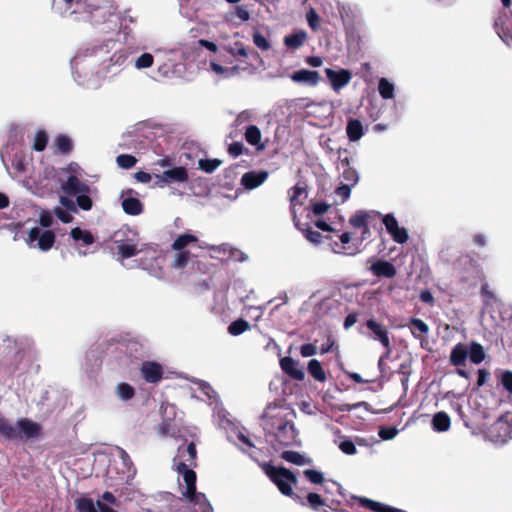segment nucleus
Masks as SVG:
<instances>
[{
  "mask_svg": "<svg viewBox=\"0 0 512 512\" xmlns=\"http://www.w3.org/2000/svg\"><path fill=\"white\" fill-rule=\"evenodd\" d=\"M125 42L126 47H119L116 40L107 39L79 48L70 61L74 80L80 85L97 87L108 74L119 73L128 56L139 51L129 37Z\"/></svg>",
  "mask_w": 512,
  "mask_h": 512,
  "instance_id": "1",
  "label": "nucleus"
},
{
  "mask_svg": "<svg viewBox=\"0 0 512 512\" xmlns=\"http://www.w3.org/2000/svg\"><path fill=\"white\" fill-rule=\"evenodd\" d=\"M196 456L195 444L191 442L186 447L179 446L173 459V466L182 477V482L179 480L180 500L184 504L185 512H214L206 495L196 491V473L192 469Z\"/></svg>",
  "mask_w": 512,
  "mask_h": 512,
  "instance_id": "2",
  "label": "nucleus"
},
{
  "mask_svg": "<svg viewBox=\"0 0 512 512\" xmlns=\"http://www.w3.org/2000/svg\"><path fill=\"white\" fill-rule=\"evenodd\" d=\"M295 414L287 408L269 405L262 416V427L269 443L274 445L297 446L300 445L298 431L293 418Z\"/></svg>",
  "mask_w": 512,
  "mask_h": 512,
  "instance_id": "3",
  "label": "nucleus"
},
{
  "mask_svg": "<svg viewBox=\"0 0 512 512\" xmlns=\"http://www.w3.org/2000/svg\"><path fill=\"white\" fill-rule=\"evenodd\" d=\"M52 10L61 17L93 25L106 22L113 16L107 8L93 6L88 0H52Z\"/></svg>",
  "mask_w": 512,
  "mask_h": 512,
  "instance_id": "4",
  "label": "nucleus"
},
{
  "mask_svg": "<svg viewBox=\"0 0 512 512\" xmlns=\"http://www.w3.org/2000/svg\"><path fill=\"white\" fill-rule=\"evenodd\" d=\"M76 165L70 164L67 175L60 179L61 190L68 196L76 199L78 207L83 211H90L93 207V199L98 195V189L82 180L76 174Z\"/></svg>",
  "mask_w": 512,
  "mask_h": 512,
  "instance_id": "5",
  "label": "nucleus"
},
{
  "mask_svg": "<svg viewBox=\"0 0 512 512\" xmlns=\"http://www.w3.org/2000/svg\"><path fill=\"white\" fill-rule=\"evenodd\" d=\"M261 468L283 495L294 497L292 486L297 484L298 480L293 472L285 467H277L270 463L261 464Z\"/></svg>",
  "mask_w": 512,
  "mask_h": 512,
  "instance_id": "6",
  "label": "nucleus"
},
{
  "mask_svg": "<svg viewBox=\"0 0 512 512\" xmlns=\"http://www.w3.org/2000/svg\"><path fill=\"white\" fill-rule=\"evenodd\" d=\"M56 234L50 229H42L39 226L30 228L25 242L31 249H39L42 252L49 251L55 243Z\"/></svg>",
  "mask_w": 512,
  "mask_h": 512,
  "instance_id": "7",
  "label": "nucleus"
},
{
  "mask_svg": "<svg viewBox=\"0 0 512 512\" xmlns=\"http://www.w3.org/2000/svg\"><path fill=\"white\" fill-rule=\"evenodd\" d=\"M338 170L340 171L341 182L355 186L359 181V174L357 170L351 166V161L347 156V150L338 152Z\"/></svg>",
  "mask_w": 512,
  "mask_h": 512,
  "instance_id": "8",
  "label": "nucleus"
},
{
  "mask_svg": "<svg viewBox=\"0 0 512 512\" xmlns=\"http://www.w3.org/2000/svg\"><path fill=\"white\" fill-rule=\"evenodd\" d=\"M382 223L384 224L387 233L391 236L397 244H405L409 240V233L405 227L398 224L394 214L388 213L382 216Z\"/></svg>",
  "mask_w": 512,
  "mask_h": 512,
  "instance_id": "9",
  "label": "nucleus"
},
{
  "mask_svg": "<svg viewBox=\"0 0 512 512\" xmlns=\"http://www.w3.org/2000/svg\"><path fill=\"white\" fill-rule=\"evenodd\" d=\"M494 29L507 46H512V15H508L505 9L494 20Z\"/></svg>",
  "mask_w": 512,
  "mask_h": 512,
  "instance_id": "10",
  "label": "nucleus"
},
{
  "mask_svg": "<svg viewBox=\"0 0 512 512\" xmlns=\"http://www.w3.org/2000/svg\"><path fill=\"white\" fill-rule=\"evenodd\" d=\"M511 433V425L500 418L489 428L488 437L496 444H505L512 438Z\"/></svg>",
  "mask_w": 512,
  "mask_h": 512,
  "instance_id": "11",
  "label": "nucleus"
},
{
  "mask_svg": "<svg viewBox=\"0 0 512 512\" xmlns=\"http://www.w3.org/2000/svg\"><path fill=\"white\" fill-rule=\"evenodd\" d=\"M366 327L374 334L373 339L379 341L385 348L386 354L380 358L379 365L384 358H387L390 351V338L387 328L378 323L375 319L371 318L366 321Z\"/></svg>",
  "mask_w": 512,
  "mask_h": 512,
  "instance_id": "12",
  "label": "nucleus"
},
{
  "mask_svg": "<svg viewBox=\"0 0 512 512\" xmlns=\"http://www.w3.org/2000/svg\"><path fill=\"white\" fill-rule=\"evenodd\" d=\"M124 235V232L119 230L116 231L112 237L115 244H117L116 250L117 255L121 259H127L132 256H135L140 250L137 248V245L134 243L133 240H124L122 237Z\"/></svg>",
  "mask_w": 512,
  "mask_h": 512,
  "instance_id": "13",
  "label": "nucleus"
},
{
  "mask_svg": "<svg viewBox=\"0 0 512 512\" xmlns=\"http://www.w3.org/2000/svg\"><path fill=\"white\" fill-rule=\"evenodd\" d=\"M158 183L170 185L174 183H185L189 179L188 171L185 167L177 166L165 170L161 175H157Z\"/></svg>",
  "mask_w": 512,
  "mask_h": 512,
  "instance_id": "14",
  "label": "nucleus"
},
{
  "mask_svg": "<svg viewBox=\"0 0 512 512\" xmlns=\"http://www.w3.org/2000/svg\"><path fill=\"white\" fill-rule=\"evenodd\" d=\"M132 194L133 190L131 189L121 192V206L123 211L127 215L137 216L143 212V204L138 198L134 197Z\"/></svg>",
  "mask_w": 512,
  "mask_h": 512,
  "instance_id": "15",
  "label": "nucleus"
},
{
  "mask_svg": "<svg viewBox=\"0 0 512 512\" xmlns=\"http://www.w3.org/2000/svg\"><path fill=\"white\" fill-rule=\"evenodd\" d=\"M17 439H32L40 434L41 426L29 419L16 421Z\"/></svg>",
  "mask_w": 512,
  "mask_h": 512,
  "instance_id": "16",
  "label": "nucleus"
},
{
  "mask_svg": "<svg viewBox=\"0 0 512 512\" xmlns=\"http://www.w3.org/2000/svg\"><path fill=\"white\" fill-rule=\"evenodd\" d=\"M325 73L333 90L336 92L348 85L352 77L350 71L347 69L333 70L326 68Z\"/></svg>",
  "mask_w": 512,
  "mask_h": 512,
  "instance_id": "17",
  "label": "nucleus"
},
{
  "mask_svg": "<svg viewBox=\"0 0 512 512\" xmlns=\"http://www.w3.org/2000/svg\"><path fill=\"white\" fill-rule=\"evenodd\" d=\"M267 171H248L241 177V185L247 190H253L262 185L268 178Z\"/></svg>",
  "mask_w": 512,
  "mask_h": 512,
  "instance_id": "18",
  "label": "nucleus"
},
{
  "mask_svg": "<svg viewBox=\"0 0 512 512\" xmlns=\"http://www.w3.org/2000/svg\"><path fill=\"white\" fill-rule=\"evenodd\" d=\"M290 79L299 84L315 87L320 81V74L317 71L300 69L290 75Z\"/></svg>",
  "mask_w": 512,
  "mask_h": 512,
  "instance_id": "19",
  "label": "nucleus"
},
{
  "mask_svg": "<svg viewBox=\"0 0 512 512\" xmlns=\"http://www.w3.org/2000/svg\"><path fill=\"white\" fill-rule=\"evenodd\" d=\"M117 456L119 458V466L117 467L118 473L122 474L126 481L134 478L136 470L133 467V463L128 453L124 449L118 447Z\"/></svg>",
  "mask_w": 512,
  "mask_h": 512,
  "instance_id": "20",
  "label": "nucleus"
},
{
  "mask_svg": "<svg viewBox=\"0 0 512 512\" xmlns=\"http://www.w3.org/2000/svg\"><path fill=\"white\" fill-rule=\"evenodd\" d=\"M280 367L287 375L295 380L302 381L305 378L304 368L291 357L282 358L280 360Z\"/></svg>",
  "mask_w": 512,
  "mask_h": 512,
  "instance_id": "21",
  "label": "nucleus"
},
{
  "mask_svg": "<svg viewBox=\"0 0 512 512\" xmlns=\"http://www.w3.org/2000/svg\"><path fill=\"white\" fill-rule=\"evenodd\" d=\"M141 374L149 383H157L162 379L163 368L156 362H144L141 366Z\"/></svg>",
  "mask_w": 512,
  "mask_h": 512,
  "instance_id": "22",
  "label": "nucleus"
},
{
  "mask_svg": "<svg viewBox=\"0 0 512 512\" xmlns=\"http://www.w3.org/2000/svg\"><path fill=\"white\" fill-rule=\"evenodd\" d=\"M209 65L211 71L223 79L232 78L240 74L241 67L238 65L222 66L215 61H211Z\"/></svg>",
  "mask_w": 512,
  "mask_h": 512,
  "instance_id": "23",
  "label": "nucleus"
},
{
  "mask_svg": "<svg viewBox=\"0 0 512 512\" xmlns=\"http://www.w3.org/2000/svg\"><path fill=\"white\" fill-rule=\"evenodd\" d=\"M372 273L376 276L393 278L396 275V268L388 261L378 260L370 267Z\"/></svg>",
  "mask_w": 512,
  "mask_h": 512,
  "instance_id": "24",
  "label": "nucleus"
},
{
  "mask_svg": "<svg viewBox=\"0 0 512 512\" xmlns=\"http://www.w3.org/2000/svg\"><path fill=\"white\" fill-rule=\"evenodd\" d=\"M346 133L351 142L360 140L364 135L362 123L358 119H349L346 126Z\"/></svg>",
  "mask_w": 512,
  "mask_h": 512,
  "instance_id": "25",
  "label": "nucleus"
},
{
  "mask_svg": "<svg viewBox=\"0 0 512 512\" xmlns=\"http://www.w3.org/2000/svg\"><path fill=\"white\" fill-rule=\"evenodd\" d=\"M245 139L250 145L256 146L259 151L265 148V145L261 143V131L256 125H249L246 128Z\"/></svg>",
  "mask_w": 512,
  "mask_h": 512,
  "instance_id": "26",
  "label": "nucleus"
},
{
  "mask_svg": "<svg viewBox=\"0 0 512 512\" xmlns=\"http://www.w3.org/2000/svg\"><path fill=\"white\" fill-rule=\"evenodd\" d=\"M468 357V350L466 347L459 343L455 345L450 353V362L454 366H462Z\"/></svg>",
  "mask_w": 512,
  "mask_h": 512,
  "instance_id": "27",
  "label": "nucleus"
},
{
  "mask_svg": "<svg viewBox=\"0 0 512 512\" xmlns=\"http://www.w3.org/2000/svg\"><path fill=\"white\" fill-rule=\"evenodd\" d=\"M451 425L450 417L445 412H437L432 419V428L436 432H445Z\"/></svg>",
  "mask_w": 512,
  "mask_h": 512,
  "instance_id": "28",
  "label": "nucleus"
},
{
  "mask_svg": "<svg viewBox=\"0 0 512 512\" xmlns=\"http://www.w3.org/2000/svg\"><path fill=\"white\" fill-rule=\"evenodd\" d=\"M16 422H11L4 417H0V437L17 440Z\"/></svg>",
  "mask_w": 512,
  "mask_h": 512,
  "instance_id": "29",
  "label": "nucleus"
},
{
  "mask_svg": "<svg viewBox=\"0 0 512 512\" xmlns=\"http://www.w3.org/2000/svg\"><path fill=\"white\" fill-rule=\"evenodd\" d=\"M378 91L380 96L385 99H393L395 96V86L394 83L388 80L387 78H380L378 82Z\"/></svg>",
  "mask_w": 512,
  "mask_h": 512,
  "instance_id": "30",
  "label": "nucleus"
},
{
  "mask_svg": "<svg viewBox=\"0 0 512 512\" xmlns=\"http://www.w3.org/2000/svg\"><path fill=\"white\" fill-rule=\"evenodd\" d=\"M281 457L289 462V463H292V464H295V465H298V466H303V465H306V464H310L311 463V459L306 457L305 455L299 453V452H296V451H284L282 454H281Z\"/></svg>",
  "mask_w": 512,
  "mask_h": 512,
  "instance_id": "31",
  "label": "nucleus"
},
{
  "mask_svg": "<svg viewBox=\"0 0 512 512\" xmlns=\"http://www.w3.org/2000/svg\"><path fill=\"white\" fill-rule=\"evenodd\" d=\"M75 506L79 512H100L98 501L95 503L93 499L88 497L75 499Z\"/></svg>",
  "mask_w": 512,
  "mask_h": 512,
  "instance_id": "32",
  "label": "nucleus"
},
{
  "mask_svg": "<svg viewBox=\"0 0 512 512\" xmlns=\"http://www.w3.org/2000/svg\"><path fill=\"white\" fill-rule=\"evenodd\" d=\"M70 237L75 242H82L85 245H91L94 243V236L87 230H83L79 227H75L70 231Z\"/></svg>",
  "mask_w": 512,
  "mask_h": 512,
  "instance_id": "33",
  "label": "nucleus"
},
{
  "mask_svg": "<svg viewBox=\"0 0 512 512\" xmlns=\"http://www.w3.org/2000/svg\"><path fill=\"white\" fill-rule=\"evenodd\" d=\"M370 214L371 212L364 210L357 211L356 214L349 219V223L355 228H365V231L369 232L367 221Z\"/></svg>",
  "mask_w": 512,
  "mask_h": 512,
  "instance_id": "34",
  "label": "nucleus"
},
{
  "mask_svg": "<svg viewBox=\"0 0 512 512\" xmlns=\"http://www.w3.org/2000/svg\"><path fill=\"white\" fill-rule=\"evenodd\" d=\"M306 36L307 34L305 31L296 32L286 36L284 38V44L289 48L298 49L304 44Z\"/></svg>",
  "mask_w": 512,
  "mask_h": 512,
  "instance_id": "35",
  "label": "nucleus"
},
{
  "mask_svg": "<svg viewBox=\"0 0 512 512\" xmlns=\"http://www.w3.org/2000/svg\"><path fill=\"white\" fill-rule=\"evenodd\" d=\"M470 361L474 364H480L485 359V351L481 344L472 342L468 350Z\"/></svg>",
  "mask_w": 512,
  "mask_h": 512,
  "instance_id": "36",
  "label": "nucleus"
},
{
  "mask_svg": "<svg viewBox=\"0 0 512 512\" xmlns=\"http://www.w3.org/2000/svg\"><path fill=\"white\" fill-rule=\"evenodd\" d=\"M308 371L315 380L319 382H324L326 380V374L318 360L311 359L308 362Z\"/></svg>",
  "mask_w": 512,
  "mask_h": 512,
  "instance_id": "37",
  "label": "nucleus"
},
{
  "mask_svg": "<svg viewBox=\"0 0 512 512\" xmlns=\"http://www.w3.org/2000/svg\"><path fill=\"white\" fill-rule=\"evenodd\" d=\"M409 323L411 325V333L415 338L420 339V335L417 332L422 335L429 333V326L423 320L411 318Z\"/></svg>",
  "mask_w": 512,
  "mask_h": 512,
  "instance_id": "38",
  "label": "nucleus"
},
{
  "mask_svg": "<svg viewBox=\"0 0 512 512\" xmlns=\"http://www.w3.org/2000/svg\"><path fill=\"white\" fill-rule=\"evenodd\" d=\"M115 393L119 399L128 401L135 395L134 388L128 383H119L115 388Z\"/></svg>",
  "mask_w": 512,
  "mask_h": 512,
  "instance_id": "39",
  "label": "nucleus"
},
{
  "mask_svg": "<svg viewBox=\"0 0 512 512\" xmlns=\"http://www.w3.org/2000/svg\"><path fill=\"white\" fill-rule=\"evenodd\" d=\"M154 63V56L151 53H142L134 61V67L137 70L150 68Z\"/></svg>",
  "mask_w": 512,
  "mask_h": 512,
  "instance_id": "40",
  "label": "nucleus"
},
{
  "mask_svg": "<svg viewBox=\"0 0 512 512\" xmlns=\"http://www.w3.org/2000/svg\"><path fill=\"white\" fill-rule=\"evenodd\" d=\"M250 328V324L244 319H238L233 321L228 326V332L233 336H238Z\"/></svg>",
  "mask_w": 512,
  "mask_h": 512,
  "instance_id": "41",
  "label": "nucleus"
},
{
  "mask_svg": "<svg viewBox=\"0 0 512 512\" xmlns=\"http://www.w3.org/2000/svg\"><path fill=\"white\" fill-rule=\"evenodd\" d=\"M226 51L233 57H248L249 53L242 42L236 41L232 44H228L225 47Z\"/></svg>",
  "mask_w": 512,
  "mask_h": 512,
  "instance_id": "42",
  "label": "nucleus"
},
{
  "mask_svg": "<svg viewBox=\"0 0 512 512\" xmlns=\"http://www.w3.org/2000/svg\"><path fill=\"white\" fill-rule=\"evenodd\" d=\"M197 238L192 234L179 235L173 242L172 247L174 250H183L188 244L196 242Z\"/></svg>",
  "mask_w": 512,
  "mask_h": 512,
  "instance_id": "43",
  "label": "nucleus"
},
{
  "mask_svg": "<svg viewBox=\"0 0 512 512\" xmlns=\"http://www.w3.org/2000/svg\"><path fill=\"white\" fill-rule=\"evenodd\" d=\"M292 193L290 195V201L293 205L301 204L302 199H305L307 196L306 190L304 187L300 185H295L292 189Z\"/></svg>",
  "mask_w": 512,
  "mask_h": 512,
  "instance_id": "44",
  "label": "nucleus"
},
{
  "mask_svg": "<svg viewBox=\"0 0 512 512\" xmlns=\"http://www.w3.org/2000/svg\"><path fill=\"white\" fill-rule=\"evenodd\" d=\"M221 165L218 159H201L199 161V168L206 173L214 172Z\"/></svg>",
  "mask_w": 512,
  "mask_h": 512,
  "instance_id": "45",
  "label": "nucleus"
},
{
  "mask_svg": "<svg viewBox=\"0 0 512 512\" xmlns=\"http://www.w3.org/2000/svg\"><path fill=\"white\" fill-rule=\"evenodd\" d=\"M116 162L120 168L130 169L136 164L137 160L132 155L121 154L117 156Z\"/></svg>",
  "mask_w": 512,
  "mask_h": 512,
  "instance_id": "46",
  "label": "nucleus"
},
{
  "mask_svg": "<svg viewBox=\"0 0 512 512\" xmlns=\"http://www.w3.org/2000/svg\"><path fill=\"white\" fill-rule=\"evenodd\" d=\"M253 43L262 51H267L271 48L269 40L259 31L253 33Z\"/></svg>",
  "mask_w": 512,
  "mask_h": 512,
  "instance_id": "47",
  "label": "nucleus"
},
{
  "mask_svg": "<svg viewBox=\"0 0 512 512\" xmlns=\"http://www.w3.org/2000/svg\"><path fill=\"white\" fill-rule=\"evenodd\" d=\"M74 197H70L68 195L60 196V204L62 205V208L77 213L78 209H80L77 205L76 199L73 200Z\"/></svg>",
  "mask_w": 512,
  "mask_h": 512,
  "instance_id": "48",
  "label": "nucleus"
},
{
  "mask_svg": "<svg viewBox=\"0 0 512 512\" xmlns=\"http://www.w3.org/2000/svg\"><path fill=\"white\" fill-rule=\"evenodd\" d=\"M352 187L353 186H349L347 183L341 182L336 188L335 195L341 198V203H344L349 199Z\"/></svg>",
  "mask_w": 512,
  "mask_h": 512,
  "instance_id": "49",
  "label": "nucleus"
},
{
  "mask_svg": "<svg viewBox=\"0 0 512 512\" xmlns=\"http://www.w3.org/2000/svg\"><path fill=\"white\" fill-rule=\"evenodd\" d=\"M48 136L44 131H38L34 138L33 148L36 151H43L47 145Z\"/></svg>",
  "mask_w": 512,
  "mask_h": 512,
  "instance_id": "50",
  "label": "nucleus"
},
{
  "mask_svg": "<svg viewBox=\"0 0 512 512\" xmlns=\"http://www.w3.org/2000/svg\"><path fill=\"white\" fill-rule=\"evenodd\" d=\"M56 146L60 152L67 153L72 148L71 139L68 136L60 135L56 139Z\"/></svg>",
  "mask_w": 512,
  "mask_h": 512,
  "instance_id": "51",
  "label": "nucleus"
},
{
  "mask_svg": "<svg viewBox=\"0 0 512 512\" xmlns=\"http://www.w3.org/2000/svg\"><path fill=\"white\" fill-rule=\"evenodd\" d=\"M303 473L304 476L313 484H321L324 481V475L320 471L307 469Z\"/></svg>",
  "mask_w": 512,
  "mask_h": 512,
  "instance_id": "52",
  "label": "nucleus"
},
{
  "mask_svg": "<svg viewBox=\"0 0 512 512\" xmlns=\"http://www.w3.org/2000/svg\"><path fill=\"white\" fill-rule=\"evenodd\" d=\"M53 211H43L39 216V224L42 229H49L53 224Z\"/></svg>",
  "mask_w": 512,
  "mask_h": 512,
  "instance_id": "53",
  "label": "nucleus"
},
{
  "mask_svg": "<svg viewBox=\"0 0 512 512\" xmlns=\"http://www.w3.org/2000/svg\"><path fill=\"white\" fill-rule=\"evenodd\" d=\"M396 427H380L378 435L382 440H392L398 434Z\"/></svg>",
  "mask_w": 512,
  "mask_h": 512,
  "instance_id": "54",
  "label": "nucleus"
},
{
  "mask_svg": "<svg viewBox=\"0 0 512 512\" xmlns=\"http://www.w3.org/2000/svg\"><path fill=\"white\" fill-rule=\"evenodd\" d=\"M53 214L63 223H70L73 220V216L70 211L63 209L62 207H55Z\"/></svg>",
  "mask_w": 512,
  "mask_h": 512,
  "instance_id": "55",
  "label": "nucleus"
},
{
  "mask_svg": "<svg viewBox=\"0 0 512 512\" xmlns=\"http://www.w3.org/2000/svg\"><path fill=\"white\" fill-rule=\"evenodd\" d=\"M189 261V253L188 252H180L176 254L175 259L172 263V266L176 269H181L187 266Z\"/></svg>",
  "mask_w": 512,
  "mask_h": 512,
  "instance_id": "56",
  "label": "nucleus"
},
{
  "mask_svg": "<svg viewBox=\"0 0 512 512\" xmlns=\"http://www.w3.org/2000/svg\"><path fill=\"white\" fill-rule=\"evenodd\" d=\"M339 449L347 455H355L357 453L356 446L352 440L345 439L339 443Z\"/></svg>",
  "mask_w": 512,
  "mask_h": 512,
  "instance_id": "57",
  "label": "nucleus"
},
{
  "mask_svg": "<svg viewBox=\"0 0 512 512\" xmlns=\"http://www.w3.org/2000/svg\"><path fill=\"white\" fill-rule=\"evenodd\" d=\"M306 19H307V22H308V25L310 26V28L312 30H317L319 28V24H320V18L318 16V14L316 13V11L311 8L307 14H306Z\"/></svg>",
  "mask_w": 512,
  "mask_h": 512,
  "instance_id": "58",
  "label": "nucleus"
},
{
  "mask_svg": "<svg viewBox=\"0 0 512 512\" xmlns=\"http://www.w3.org/2000/svg\"><path fill=\"white\" fill-rule=\"evenodd\" d=\"M307 502L313 509H318L320 506L324 505V501L321 496L317 493H309L307 495Z\"/></svg>",
  "mask_w": 512,
  "mask_h": 512,
  "instance_id": "59",
  "label": "nucleus"
},
{
  "mask_svg": "<svg viewBox=\"0 0 512 512\" xmlns=\"http://www.w3.org/2000/svg\"><path fill=\"white\" fill-rule=\"evenodd\" d=\"M305 237L308 241L313 244H319L322 241V235L320 232L313 230L312 228H308L305 231Z\"/></svg>",
  "mask_w": 512,
  "mask_h": 512,
  "instance_id": "60",
  "label": "nucleus"
},
{
  "mask_svg": "<svg viewBox=\"0 0 512 512\" xmlns=\"http://www.w3.org/2000/svg\"><path fill=\"white\" fill-rule=\"evenodd\" d=\"M244 148L242 142H233L229 145L228 152L232 157L236 158L243 153Z\"/></svg>",
  "mask_w": 512,
  "mask_h": 512,
  "instance_id": "61",
  "label": "nucleus"
},
{
  "mask_svg": "<svg viewBox=\"0 0 512 512\" xmlns=\"http://www.w3.org/2000/svg\"><path fill=\"white\" fill-rule=\"evenodd\" d=\"M300 353L303 357H311L317 353V347L314 344H304L300 348Z\"/></svg>",
  "mask_w": 512,
  "mask_h": 512,
  "instance_id": "62",
  "label": "nucleus"
},
{
  "mask_svg": "<svg viewBox=\"0 0 512 512\" xmlns=\"http://www.w3.org/2000/svg\"><path fill=\"white\" fill-rule=\"evenodd\" d=\"M235 15L242 21V22H246L250 19V13L248 11V9L243 6V5H239V6H236L235 7Z\"/></svg>",
  "mask_w": 512,
  "mask_h": 512,
  "instance_id": "63",
  "label": "nucleus"
},
{
  "mask_svg": "<svg viewBox=\"0 0 512 512\" xmlns=\"http://www.w3.org/2000/svg\"><path fill=\"white\" fill-rule=\"evenodd\" d=\"M502 384L504 388L512 393V372L506 371L502 375Z\"/></svg>",
  "mask_w": 512,
  "mask_h": 512,
  "instance_id": "64",
  "label": "nucleus"
}]
</instances>
